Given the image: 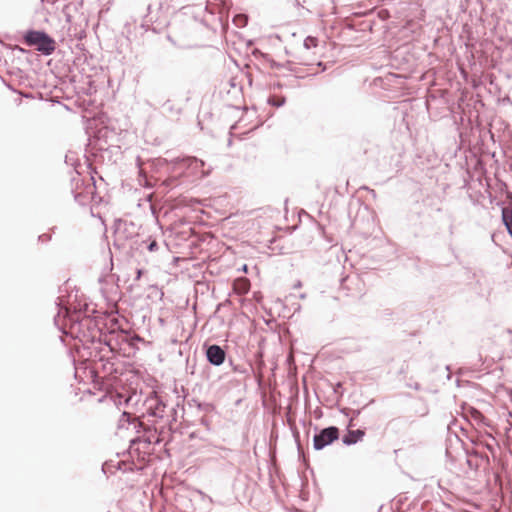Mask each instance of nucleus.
I'll return each instance as SVG.
<instances>
[{
  "label": "nucleus",
  "mask_w": 512,
  "mask_h": 512,
  "mask_svg": "<svg viewBox=\"0 0 512 512\" xmlns=\"http://www.w3.org/2000/svg\"><path fill=\"white\" fill-rule=\"evenodd\" d=\"M182 162L186 167L192 168L194 170H198L199 168L204 166V162L195 157H186L182 160L176 159L175 163Z\"/></svg>",
  "instance_id": "423d86ee"
},
{
  "label": "nucleus",
  "mask_w": 512,
  "mask_h": 512,
  "mask_svg": "<svg viewBox=\"0 0 512 512\" xmlns=\"http://www.w3.org/2000/svg\"><path fill=\"white\" fill-rule=\"evenodd\" d=\"M338 438V429L329 427L323 429L318 435L314 437V447L319 450L332 443Z\"/></svg>",
  "instance_id": "f03ea898"
},
{
  "label": "nucleus",
  "mask_w": 512,
  "mask_h": 512,
  "mask_svg": "<svg viewBox=\"0 0 512 512\" xmlns=\"http://www.w3.org/2000/svg\"><path fill=\"white\" fill-rule=\"evenodd\" d=\"M317 44H318V40H317V38H315V37H311V36H308V37L304 40V43H303V45H304V47H305L306 49L314 48V47H316V46H317Z\"/></svg>",
  "instance_id": "9b49d317"
},
{
  "label": "nucleus",
  "mask_w": 512,
  "mask_h": 512,
  "mask_svg": "<svg viewBox=\"0 0 512 512\" xmlns=\"http://www.w3.org/2000/svg\"><path fill=\"white\" fill-rule=\"evenodd\" d=\"M150 416H157L155 412H152Z\"/></svg>",
  "instance_id": "f3484780"
},
{
  "label": "nucleus",
  "mask_w": 512,
  "mask_h": 512,
  "mask_svg": "<svg viewBox=\"0 0 512 512\" xmlns=\"http://www.w3.org/2000/svg\"><path fill=\"white\" fill-rule=\"evenodd\" d=\"M475 416H482V415L479 414L478 412H477V414L472 413V417H475Z\"/></svg>",
  "instance_id": "dca6fc26"
},
{
  "label": "nucleus",
  "mask_w": 512,
  "mask_h": 512,
  "mask_svg": "<svg viewBox=\"0 0 512 512\" xmlns=\"http://www.w3.org/2000/svg\"><path fill=\"white\" fill-rule=\"evenodd\" d=\"M127 421H128V424L129 425H132L134 429H137L139 427H142L145 431L146 430H150L149 428H146L144 426V423L142 421H140V418H136V417H133V418H127Z\"/></svg>",
  "instance_id": "1a4fd4ad"
},
{
  "label": "nucleus",
  "mask_w": 512,
  "mask_h": 512,
  "mask_svg": "<svg viewBox=\"0 0 512 512\" xmlns=\"http://www.w3.org/2000/svg\"><path fill=\"white\" fill-rule=\"evenodd\" d=\"M408 387L410 388H413L415 390H419L420 389V384L415 382L414 384H407Z\"/></svg>",
  "instance_id": "ddd939ff"
},
{
  "label": "nucleus",
  "mask_w": 512,
  "mask_h": 512,
  "mask_svg": "<svg viewBox=\"0 0 512 512\" xmlns=\"http://www.w3.org/2000/svg\"><path fill=\"white\" fill-rule=\"evenodd\" d=\"M168 40L174 43L170 36H168Z\"/></svg>",
  "instance_id": "a211bd4d"
},
{
  "label": "nucleus",
  "mask_w": 512,
  "mask_h": 512,
  "mask_svg": "<svg viewBox=\"0 0 512 512\" xmlns=\"http://www.w3.org/2000/svg\"><path fill=\"white\" fill-rule=\"evenodd\" d=\"M233 289H234L235 293L238 295L245 294L250 289V283L246 278L237 279L234 282Z\"/></svg>",
  "instance_id": "39448f33"
},
{
  "label": "nucleus",
  "mask_w": 512,
  "mask_h": 512,
  "mask_svg": "<svg viewBox=\"0 0 512 512\" xmlns=\"http://www.w3.org/2000/svg\"><path fill=\"white\" fill-rule=\"evenodd\" d=\"M141 275H142V270L138 269L137 272H136V279L139 280Z\"/></svg>",
  "instance_id": "4468645a"
},
{
  "label": "nucleus",
  "mask_w": 512,
  "mask_h": 512,
  "mask_svg": "<svg viewBox=\"0 0 512 512\" xmlns=\"http://www.w3.org/2000/svg\"><path fill=\"white\" fill-rule=\"evenodd\" d=\"M121 416L126 417V416H132V415L129 412L124 411Z\"/></svg>",
  "instance_id": "2eb2a0df"
},
{
  "label": "nucleus",
  "mask_w": 512,
  "mask_h": 512,
  "mask_svg": "<svg viewBox=\"0 0 512 512\" xmlns=\"http://www.w3.org/2000/svg\"><path fill=\"white\" fill-rule=\"evenodd\" d=\"M285 101L284 97H270L268 99V103L275 107H282L285 104Z\"/></svg>",
  "instance_id": "9d476101"
},
{
  "label": "nucleus",
  "mask_w": 512,
  "mask_h": 512,
  "mask_svg": "<svg viewBox=\"0 0 512 512\" xmlns=\"http://www.w3.org/2000/svg\"><path fill=\"white\" fill-rule=\"evenodd\" d=\"M27 45L35 46L45 56L51 55L56 49L55 40L44 31L29 30L24 35Z\"/></svg>",
  "instance_id": "f257e3e1"
},
{
  "label": "nucleus",
  "mask_w": 512,
  "mask_h": 512,
  "mask_svg": "<svg viewBox=\"0 0 512 512\" xmlns=\"http://www.w3.org/2000/svg\"><path fill=\"white\" fill-rule=\"evenodd\" d=\"M503 223L507 228L508 233L512 237V211L509 213L506 210L502 212Z\"/></svg>",
  "instance_id": "6e6552de"
},
{
  "label": "nucleus",
  "mask_w": 512,
  "mask_h": 512,
  "mask_svg": "<svg viewBox=\"0 0 512 512\" xmlns=\"http://www.w3.org/2000/svg\"><path fill=\"white\" fill-rule=\"evenodd\" d=\"M226 353L219 345L213 344L206 349V358L211 365L220 366L224 363Z\"/></svg>",
  "instance_id": "7ed1b4c3"
},
{
  "label": "nucleus",
  "mask_w": 512,
  "mask_h": 512,
  "mask_svg": "<svg viewBox=\"0 0 512 512\" xmlns=\"http://www.w3.org/2000/svg\"><path fill=\"white\" fill-rule=\"evenodd\" d=\"M353 427L354 425L351 422L348 426V434L344 438L346 444H354L364 436V430L353 429Z\"/></svg>",
  "instance_id": "20e7f679"
},
{
  "label": "nucleus",
  "mask_w": 512,
  "mask_h": 512,
  "mask_svg": "<svg viewBox=\"0 0 512 512\" xmlns=\"http://www.w3.org/2000/svg\"><path fill=\"white\" fill-rule=\"evenodd\" d=\"M159 248L157 242L155 240H152L148 245H147V249L150 251V252H154V251H157Z\"/></svg>",
  "instance_id": "f8f14e48"
},
{
  "label": "nucleus",
  "mask_w": 512,
  "mask_h": 512,
  "mask_svg": "<svg viewBox=\"0 0 512 512\" xmlns=\"http://www.w3.org/2000/svg\"><path fill=\"white\" fill-rule=\"evenodd\" d=\"M59 309H58V313L57 315L55 316V322L57 323L58 320L60 319V317H66L69 315L72 307L71 306H67V305H64L63 302L60 300L58 303H57Z\"/></svg>",
  "instance_id": "0eeeda50"
}]
</instances>
